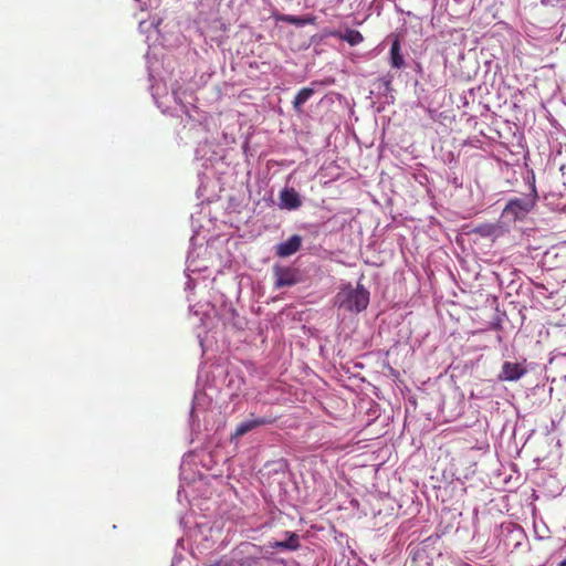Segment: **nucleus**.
I'll return each instance as SVG.
<instances>
[{
	"label": "nucleus",
	"instance_id": "2",
	"mask_svg": "<svg viewBox=\"0 0 566 566\" xmlns=\"http://www.w3.org/2000/svg\"><path fill=\"white\" fill-rule=\"evenodd\" d=\"M536 195L533 198H515L507 202L504 214L511 216L514 220L523 219L534 207Z\"/></svg>",
	"mask_w": 566,
	"mask_h": 566
},
{
	"label": "nucleus",
	"instance_id": "8",
	"mask_svg": "<svg viewBox=\"0 0 566 566\" xmlns=\"http://www.w3.org/2000/svg\"><path fill=\"white\" fill-rule=\"evenodd\" d=\"M276 21L286 22L289 24H293L296 27H304L306 24H315L316 17L314 15H305V17H296L291 14H279L275 15Z\"/></svg>",
	"mask_w": 566,
	"mask_h": 566
},
{
	"label": "nucleus",
	"instance_id": "13",
	"mask_svg": "<svg viewBox=\"0 0 566 566\" xmlns=\"http://www.w3.org/2000/svg\"><path fill=\"white\" fill-rule=\"evenodd\" d=\"M489 230L486 231L484 228H479V232L482 233V234H490L491 233V230L493 229V227H488Z\"/></svg>",
	"mask_w": 566,
	"mask_h": 566
},
{
	"label": "nucleus",
	"instance_id": "12",
	"mask_svg": "<svg viewBox=\"0 0 566 566\" xmlns=\"http://www.w3.org/2000/svg\"><path fill=\"white\" fill-rule=\"evenodd\" d=\"M314 95L312 87H303L294 97L293 108L295 112L301 113L302 106Z\"/></svg>",
	"mask_w": 566,
	"mask_h": 566
},
{
	"label": "nucleus",
	"instance_id": "11",
	"mask_svg": "<svg viewBox=\"0 0 566 566\" xmlns=\"http://www.w3.org/2000/svg\"><path fill=\"white\" fill-rule=\"evenodd\" d=\"M332 36L339 38L344 41H346L350 45H357L364 41L363 34L357 30H346L345 33H340L338 31H332L329 32Z\"/></svg>",
	"mask_w": 566,
	"mask_h": 566
},
{
	"label": "nucleus",
	"instance_id": "3",
	"mask_svg": "<svg viewBox=\"0 0 566 566\" xmlns=\"http://www.w3.org/2000/svg\"><path fill=\"white\" fill-rule=\"evenodd\" d=\"M274 286L282 289L285 286H293L300 281V273L297 269L290 266L275 265L273 268Z\"/></svg>",
	"mask_w": 566,
	"mask_h": 566
},
{
	"label": "nucleus",
	"instance_id": "6",
	"mask_svg": "<svg viewBox=\"0 0 566 566\" xmlns=\"http://www.w3.org/2000/svg\"><path fill=\"white\" fill-rule=\"evenodd\" d=\"M525 373L526 369L521 364L504 361L502 365V370L499 375V379L505 381H515L518 380Z\"/></svg>",
	"mask_w": 566,
	"mask_h": 566
},
{
	"label": "nucleus",
	"instance_id": "4",
	"mask_svg": "<svg viewBox=\"0 0 566 566\" xmlns=\"http://www.w3.org/2000/svg\"><path fill=\"white\" fill-rule=\"evenodd\" d=\"M275 420H276V417L265 416V417L254 418L251 420L243 421L237 426L235 431L232 437L233 438L242 437L245 433L250 432L251 430H253L260 426L272 424L273 422H275Z\"/></svg>",
	"mask_w": 566,
	"mask_h": 566
},
{
	"label": "nucleus",
	"instance_id": "1",
	"mask_svg": "<svg viewBox=\"0 0 566 566\" xmlns=\"http://www.w3.org/2000/svg\"><path fill=\"white\" fill-rule=\"evenodd\" d=\"M368 304L369 292L361 284L356 287L352 284L344 285L335 296V305L352 313L363 312Z\"/></svg>",
	"mask_w": 566,
	"mask_h": 566
},
{
	"label": "nucleus",
	"instance_id": "5",
	"mask_svg": "<svg viewBox=\"0 0 566 566\" xmlns=\"http://www.w3.org/2000/svg\"><path fill=\"white\" fill-rule=\"evenodd\" d=\"M302 247V237L298 234L292 235L286 241L279 243L275 247V254L279 258H287L295 254Z\"/></svg>",
	"mask_w": 566,
	"mask_h": 566
},
{
	"label": "nucleus",
	"instance_id": "14",
	"mask_svg": "<svg viewBox=\"0 0 566 566\" xmlns=\"http://www.w3.org/2000/svg\"><path fill=\"white\" fill-rule=\"evenodd\" d=\"M558 566H566V558L558 563Z\"/></svg>",
	"mask_w": 566,
	"mask_h": 566
},
{
	"label": "nucleus",
	"instance_id": "9",
	"mask_svg": "<svg viewBox=\"0 0 566 566\" xmlns=\"http://www.w3.org/2000/svg\"><path fill=\"white\" fill-rule=\"evenodd\" d=\"M286 541H275L270 543V547L277 549L296 551L300 547V538L295 533L286 532Z\"/></svg>",
	"mask_w": 566,
	"mask_h": 566
},
{
	"label": "nucleus",
	"instance_id": "7",
	"mask_svg": "<svg viewBox=\"0 0 566 566\" xmlns=\"http://www.w3.org/2000/svg\"><path fill=\"white\" fill-rule=\"evenodd\" d=\"M281 207L295 210L302 206L298 192L294 188H285L280 193Z\"/></svg>",
	"mask_w": 566,
	"mask_h": 566
},
{
	"label": "nucleus",
	"instance_id": "10",
	"mask_svg": "<svg viewBox=\"0 0 566 566\" xmlns=\"http://www.w3.org/2000/svg\"><path fill=\"white\" fill-rule=\"evenodd\" d=\"M400 51V39L396 35L390 48V64L395 69H402L405 66V60Z\"/></svg>",
	"mask_w": 566,
	"mask_h": 566
}]
</instances>
